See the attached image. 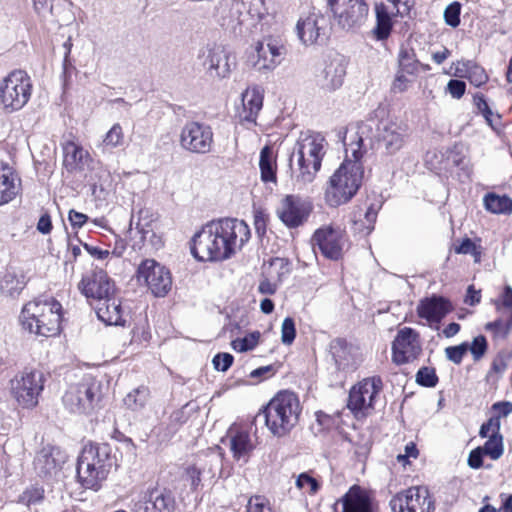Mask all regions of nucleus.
Segmentation results:
<instances>
[{"instance_id":"obj_1","label":"nucleus","mask_w":512,"mask_h":512,"mask_svg":"<svg viewBox=\"0 0 512 512\" xmlns=\"http://www.w3.org/2000/svg\"><path fill=\"white\" fill-rule=\"evenodd\" d=\"M250 236V228L243 220L211 221L194 235L191 252L199 261L221 262L241 250Z\"/></svg>"},{"instance_id":"obj_2","label":"nucleus","mask_w":512,"mask_h":512,"mask_svg":"<svg viewBox=\"0 0 512 512\" xmlns=\"http://www.w3.org/2000/svg\"><path fill=\"white\" fill-rule=\"evenodd\" d=\"M371 131L368 124L361 123L349 144H346V158L332 174L325 190L328 205L337 207L348 202L358 191L363 179L361 158L364 150V136Z\"/></svg>"},{"instance_id":"obj_3","label":"nucleus","mask_w":512,"mask_h":512,"mask_svg":"<svg viewBox=\"0 0 512 512\" xmlns=\"http://www.w3.org/2000/svg\"><path fill=\"white\" fill-rule=\"evenodd\" d=\"M214 15L222 28L236 36L252 33L258 24L263 26V21L272 18L265 0H220Z\"/></svg>"},{"instance_id":"obj_4","label":"nucleus","mask_w":512,"mask_h":512,"mask_svg":"<svg viewBox=\"0 0 512 512\" xmlns=\"http://www.w3.org/2000/svg\"><path fill=\"white\" fill-rule=\"evenodd\" d=\"M114 464L111 447L108 444H86L77 460V480L79 484L98 491L107 479Z\"/></svg>"},{"instance_id":"obj_5","label":"nucleus","mask_w":512,"mask_h":512,"mask_svg":"<svg viewBox=\"0 0 512 512\" xmlns=\"http://www.w3.org/2000/svg\"><path fill=\"white\" fill-rule=\"evenodd\" d=\"M62 305L52 297L26 303L20 314L22 327L40 337H54L61 331Z\"/></svg>"},{"instance_id":"obj_6","label":"nucleus","mask_w":512,"mask_h":512,"mask_svg":"<svg viewBox=\"0 0 512 512\" xmlns=\"http://www.w3.org/2000/svg\"><path fill=\"white\" fill-rule=\"evenodd\" d=\"M327 142L323 135L314 131H303L294 145L291 161L296 163V180L302 184L312 183L321 169L326 154Z\"/></svg>"},{"instance_id":"obj_7","label":"nucleus","mask_w":512,"mask_h":512,"mask_svg":"<svg viewBox=\"0 0 512 512\" xmlns=\"http://www.w3.org/2000/svg\"><path fill=\"white\" fill-rule=\"evenodd\" d=\"M301 411L299 398L294 392L280 391L263 409L265 425L273 436L285 437L297 426Z\"/></svg>"},{"instance_id":"obj_8","label":"nucleus","mask_w":512,"mask_h":512,"mask_svg":"<svg viewBox=\"0 0 512 512\" xmlns=\"http://www.w3.org/2000/svg\"><path fill=\"white\" fill-rule=\"evenodd\" d=\"M33 91L31 77L24 70L16 69L0 80V110L12 114L22 110Z\"/></svg>"},{"instance_id":"obj_9","label":"nucleus","mask_w":512,"mask_h":512,"mask_svg":"<svg viewBox=\"0 0 512 512\" xmlns=\"http://www.w3.org/2000/svg\"><path fill=\"white\" fill-rule=\"evenodd\" d=\"M333 25L346 32L358 31L369 15L366 0H327Z\"/></svg>"},{"instance_id":"obj_10","label":"nucleus","mask_w":512,"mask_h":512,"mask_svg":"<svg viewBox=\"0 0 512 512\" xmlns=\"http://www.w3.org/2000/svg\"><path fill=\"white\" fill-rule=\"evenodd\" d=\"M44 382L41 371L26 369L10 380L11 396L23 409H33L39 403Z\"/></svg>"},{"instance_id":"obj_11","label":"nucleus","mask_w":512,"mask_h":512,"mask_svg":"<svg viewBox=\"0 0 512 512\" xmlns=\"http://www.w3.org/2000/svg\"><path fill=\"white\" fill-rule=\"evenodd\" d=\"M101 396V384L89 377L70 386L63 396V403L73 413L90 414L97 407Z\"/></svg>"},{"instance_id":"obj_12","label":"nucleus","mask_w":512,"mask_h":512,"mask_svg":"<svg viewBox=\"0 0 512 512\" xmlns=\"http://www.w3.org/2000/svg\"><path fill=\"white\" fill-rule=\"evenodd\" d=\"M254 50L255 55L252 56V66L262 74L274 71L281 64L286 54V48L282 39L271 35L259 40L255 44Z\"/></svg>"},{"instance_id":"obj_13","label":"nucleus","mask_w":512,"mask_h":512,"mask_svg":"<svg viewBox=\"0 0 512 512\" xmlns=\"http://www.w3.org/2000/svg\"><path fill=\"white\" fill-rule=\"evenodd\" d=\"M136 276L137 281L144 284L155 297L166 296L172 288L170 271L154 259L143 260Z\"/></svg>"},{"instance_id":"obj_14","label":"nucleus","mask_w":512,"mask_h":512,"mask_svg":"<svg viewBox=\"0 0 512 512\" xmlns=\"http://www.w3.org/2000/svg\"><path fill=\"white\" fill-rule=\"evenodd\" d=\"M179 143L182 149L194 154L212 151L214 134L211 126L198 121H189L181 129Z\"/></svg>"},{"instance_id":"obj_15","label":"nucleus","mask_w":512,"mask_h":512,"mask_svg":"<svg viewBox=\"0 0 512 512\" xmlns=\"http://www.w3.org/2000/svg\"><path fill=\"white\" fill-rule=\"evenodd\" d=\"M393 512H434L435 503L425 486H413L397 493L390 500Z\"/></svg>"},{"instance_id":"obj_16","label":"nucleus","mask_w":512,"mask_h":512,"mask_svg":"<svg viewBox=\"0 0 512 512\" xmlns=\"http://www.w3.org/2000/svg\"><path fill=\"white\" fill-rule=\"evenodd\" d=\"M380 377L365 378L354 385L349 393L348 408L356 417L365 416L373 408L375 398L382 390Z\"/></svg>"},{"instance_id":"obj_17","label":"nucleus","mask_w":512,"mask_h":512,"mask_svg":"<svg viewBox=\"0 0 512 512\" xmlns=\"http://www.w3.org/2000/svg\"><path fill=\"white\" fill-rule=\"evenodd\" d=\"M198 59L207 70V73L217 79L228 78L235 67L231 55L222 45L212 43L202 47Z\"/></svg>"},{"instance_id":"obj_18","label":"nucleus","mask_w":512,"mask_h":512,"mask_svg":"<svg viewBox=\"0 0 512 512\" xmlns=\"http://www.w3.org/2000/svg\"><path fill=\"white\" fill-rule=\"evenodd\" d=\"M377 140L387 155H395L405 145L407 126L396 119L381 120L377 127Z\"/></svg>"},{"instance_id":"obj_19","label":"nucleus","mask_w":512,"mask_h":512,"mask_svg":"<svg viewBox=\"0 0 512 512\" xmlns=\"http://www.w3.org/2000/svg\"><path fill=\"white\" fill-rule=\"evenodd\" d=\"M421 353L419 335L409 327L398 331L392 343V361L397 365L414 361Z\"/></svg>"},{"instance_id":"obj_20","label":"nucleus","mask_w":512,"mask_h":512,"mask_svg":"<svg viewBox=\"0 0 512 512\" xmlns=\"http://www.w3.org/2000/svg\"><path fill=\"white\" fill-rule=\"evenodd\" d=\"M78 287L86 298L96 300L98 303L115 294L114 284L101 269L83 276Z\"/></svg>"},{"instance_id":"obj_21","label":"nucleus","mask_w":512,"mask_h":512,"mask_svg":"<svg viewBox=\"0 0 512 512\" xmlns=\"http://www.w3.org/2000/svg\"><path fill=\"white\" fill-rule=\"evenodd\" d=\"M314 245L329 259L338 260L342 257L346 246V237L340 228L325 227L318 229L313 236Z\"/></svg>"},{"instance_id":"obj_22","label":"nucleus","mask_w":512,"mask_h":512,"mask_svg":"<svg viewBox=\"0 0 512 512\" xmlns=\"http://www.w3.org/2000/svg\"><path fill=\"white\" fill-rule=\"evenodd\" d=\"M66 460L67 455L63 450L47 445L37 452L33 465L40 477L49 478L59 474Z\"/></svg>"},{"instance_id":"obj_23","label":"nucleus","mask_w":512,"mask_h":512,"mask_svg":"<svg viewBox=\"0 0 512 512\" xmlns=\"http://www.w3.org/2000/svg\"><path fill=\"white\" fill-rule=\"evenodd\" d=\"M345 74L344 58L334 55L325 62L322 71L317 75V84L325 91H335L342 86Z\"/></svg>"},{"instance_id":"obj_24","label":"nucleus","mask_w":512,"mask_h":512,"mask_svg":"<svg viewBox=\"0 0 512 512\" xmlns=\"http://www.w3.org/2000/svg\"><path fill=\"white\" fill-rule=\"evenodd\" d=\"M309 212V207L300 198L292 195L286 196L277 209L280 220L290 228L302 225Z\"/></svg>"},{"instance_id":"obj_25","label":"nucleus","mask_w":512,"mask_h":512,"mask_svg":"<svg viewBox=\"0 0 512 512\" xmlns=\"http://www.w3.org/2000/svg\"><path fill=\"white\" fill-rule=\"evenodd\" d=\"M173 509L174 498L170 493L152 489L134 503L132 512H172Z\"/></svg>"},{"instance_id":"obj_26","label":"nucleus","mask_w":512,"mask_h":512,"mask_svg":"<svg viewBox=\"0 0 512 512\" xmlns=\"http://www.w3.org/2000/svg\"><path fill=\"white\" fill-rule=\"evenodd\" d=\"M299 40L305 45H312L325 35L326 19L320 13H310L301 17L296 25Z\"/></svg>"},{"instance_id":"obj_27","label":"nucleus","mask_w":512,"mask_h":512,"mask_svg":"<svg viewBox=\"0 0 512 512\" xmlns=\"http://www.w3.org/2000/svg\"><path fill=\"white\" fill-rule=\"evenodd\" d=\"M263 90L258 86L247 88L242 93V108L238 111L239 122L243 125H256V119L263 106Z\"/></svg>"},{"instance_id":"obj_28","label":"nucleus","mask_w":512,"mask_h":512,"mask_svg":"<svg viewBox=\"0 0 512 512\" xmlns=\"http://www.w3.org/2000/svg\"><path fill=\"white\" fill-rule=\"evenodd\" d=\"M329 352L337 370L355 369L358 364L357 349L345 339L336 338L330 342Z\"/></svg>"},{"instance_id":"obj_29","label":"nucleus","mask_w":512,"mask_h":512,"mask_svg":"<svg viewBox=\"0 0 512 512\" xmlns=\"http://www.w3.org/2000/svg\"><path fill=\"white\" fill-rule=\"evenodd\" d=\"M451 310L450 301L441 296L425 298L417 306L418 316L430 323H439Z\"/></svg>"},{"instance_id":"obj_30","label":"nucleus","mask_w":512,"mask_h":512,"mask_svg":"<svg viewBox=\"0 0 512 512\" xmlns=\"http://www.w3.org/2000/svg\"><path fill=\"white\" fill-rule=\"evenodd\" d=\"M342 512H373V501L367 490L352 486L339 501Z\"/></svg>"},{"instance_id":"obj_31","label":"nucleus","mask_w":512,"mask_h":512,"mask_svg":"<svg viewBox=\"0 0 512 512\" xmlns=\"http://www.w3.org/2000/svg\"><path fill=\"white\" fill-rule=\"evenodd\" d=\"M21 189V180L9 164L0 161V206L11 202Z\"/></svg>"},{"instance_id":"obj_32","label":"nucleus","mask_w":512,"mask_h":512,"mask_svg":"<svg viewBox=\"0 0 512 512\" xmlns=\"http://www.w3.org/2000/svg\"><path fill=\"white\" fill-rule=\"evenodd\" d=\"M63 154V165L69 172L84 171L92 162L89 152L72 141L63 146Z\"/></svg>"},{"instance_id":"obj_33","label":"nucleus","mask_w":512,"mask_h":512,"mask_svg":"<svg viewBox=\"0 0 512 512\" xmlns=\"http://www.w3.org/2000/svg\"><path fill=\"white\" fill-rule=\"evenodd\" d=\"M96 314L106 325L123 326L125 324L124 310L119 298L113 294L95 306Z\"/></svg>"},{"instance_id":"obj_34","label":"nucleus","mask_w":512,"mask_h":512,"mask_svg":"<svg viewBox=\"0 0 512 512\" xmlns=\"http://www.w3.org/2000/svg\"><path fill=\"white\" fill-rule=\"evenodd\" d=\"M25 286V276L19 270L8 268L0 275V292L5 297L15 299Z\"/></svg>"},{"instance_id":"obj_35","label":"nucleus","mask_w":512,"mask_h":512,"mask_svg":"<svg viewBox=\"0 0 512 512\" xmlns=\"http://www.w3.org/2000/svg\"><path fill=\"white\" fill-rule=\"evenodd\" d=\"M375 15L376 25L372 30V33L377 40H385L389 37L392 31V17L396 15L391 12L390 6L385 5V3L375 5Z\"/></svg>"},{"instance_id":"obj_36","label":"nucleus","mask_w":512,"mask_h":512,"mask_svg":"<svg viewBox=\"0 0 512 512\" xmlns=\"http://www.w3.org/2000/svg\"><path fill=\"white\" fill-rule=\"evenodd\" d=\"M259 167L261 172V180L263 182L267 183L276 181V163L273 156V151L268 146H265L261 149Z\"/></svg>"},{"instance_id":"obj_37","label":"nucleus","mask_w":512,"mask_h":512,"mask_svg":"<svg viewBox=\"0 0 512 512\" xmlns=\"http://www.w3.org/2000/svg\"><path fill=\"white\" fill-rule=\"evenodd\" d=\"M150 399V391L145 386H140L129 392L123 402L126 408L131 411L138 412L142 411L148 404Z\"/></svg>"},{"instance_id":"obj_38","label":"nucleus","mask_w":512,"mask_h":512,"mask_svg":"<svg viewBox=\"0 0 512 512\" xmlns=\"http://www.w3.org/2000/svg\"><path fill=\"white\" fill-rule=\"evenodd\" d=\"M421 68V63L416 58L413 49L402 47L398 54V70L409 76H416Z\"/></svg>"},{"instance_id":"obj_39","label":"nucleus","mask_w":512,"mask_h":512,"mask_svg":"<svg viewBox=\"0 0 512 512\" xmlns=\"http://www.w3.org/2000/svg\"><path fill=\"white\" fill-rule=\"evenodd\" d=\"M485 208L494 214H508L512 212V200L507 196L489 193L484 197Z\"/></svg>"},{"instance_id":"obj_40","label":"nucleus","mask_w":512,"mask_h":512,"mask_svg":"<svg viewBox=\"0 0 512 512\" xmlns=\"http://www.w3.org/2000/svg\"><path fill=\"white\" fill-rule=\"evenodd\" d=\"M361 216V213L358 216L356 212L354 213V230L355 232L368 235L374 229V224L377 219V210L371 205L366 209L363 218Z\"/></svg>"},{"instance_id":"obj_41","label":"nucleus","mask_w":512,"mask_h":512,"mask_svg":"<svg viewBox=\"0 0 512 512\" xmlns=\"http://www.w3.org/2000/svg\"><path fill=\"white\" fill-rule=\"evenodd\" d=\"M479 447L491 460H498L504 453L503 436L490 435L484 445Z\"/></svg>"},{"instance_id":"obj_42","label":"nucleus","mask_w":512,"mask_h":512,"mask_svg":"<svg viewBox=\"0 0 512 512\" xmlns=\"http://www.w3.org/2000/svg\"><path fill=\"white\" fill-rule=\"evenodd\" d=\"M253 448L251 443L250 436L247 432L241 431L238 432L231 439V450L234 454V457L240 458L250 452Z\"/></svg>"},{"instance_id":"obj_43","label":"nucleus","mask_w":512,"mask_h":512,"mask_svg":"<svg viewBox=\"0 0 512 512\" xmlns=\"http://www.w3.org/2000/svg\"><path fill=\"white\" fill-rule=\"evenodd\" d=\"M475 104L479 112L483 115L488 125L493 129L500 124V115L494 113L483 96H475Z\"/></svg>"},{"instance_id":"obj_44","label":"nucleus","mask_w":512,"mask_h":512,"mask_svg":"<svg viewBox=\"0 0 512 512\" xmlns=\"http://www.w3.org/2000/svg\"><path fill=\"white\" fill-rule=\"evenodd\" d=\"M44 499V489L41 487H29L25 489L18 498V502L30 507L31 505L39 504Z\"/></svg>"},{"instance_id":"obj_45","label":"nucleus","mask_w":512,"mask_h":512,"mask_svg":"<svg viewBox=\"0 0 512 512\" xmlns=\"http://www.w3.org/2000/svg\"><path fill=\"white\" fill-rule=\"evenodd\" d=\"M260 336L259 331H254L243 338L235 339L231 342L232 348L238 352L252 350L257 346Z\"/></svg>"},{"instance_id":"obj_46","label":"nucleus","mask_w":512,"mask_h":512,"mask_svg":"<svg viewBox=\"0 0 512 512\" xmlns=\"http://www.w3.org/2000/svg\"><path fill=\"white\" fill-rule=\"evenodd\" d=\"M124 133L120 124H114L103 138V145L109 148H115L122 145Z\"/></svg>"},{"instance_id":"obj_47","label":"nucleus","mask_w":512,"mask_h":512,"mask_svg":"<svg viewBox=\"0 0 512 512\" xmlns=\"http://www.w3.org/2000/svg\"><path fill=\"white\" fill-rule=\"evenodd\" d=\"M245 512H272V507L266 497L255 495L248 499Z\"/></svg>"},{"instance_id":"obj_48","label":"nucleus","mask_w":512,"mask_h":512,"mask_svg":"<svg viewBox=\"0 0 512 512\" xmlns=\"http://www.w3.org/2000/svg\"><path fill=\"white\" fill-rule=\"evenodd\" d=\"M461 4L459 2L450 3L444 10V20L450 27H457L460 24Z\"/></svg>"},{"instance_id":"obj_49","label":"nucleus","mask_w":512,"mask_h":512,"mask_svg":"<svg viewBox=\"0 0 512 512\" xmlns=\"http://www.w3.org/2000/svg\"><path fill=\"white\" fill-rule=\"evenodd\" d=\"M296 337L295 322L291 317H286L281 325V341L284 345H291Z\"/></svg>"},{"instance_id":"obj_50","label":"nucleus","mask_w":512,"mask_h":512,"mask_svg":"<svg viewBox=\"0 0 512 512\" xmlns=\"http://www.w3.org/2000/svg\"><path fill=\"white\" fill-rule=\"evenodd\" d=\"M416 381L425 387H434L438 382L435 370L429 367H422L416 374Z\"/></svg>"},{"instance_id":"obj_51","label":"nucleus","mask_w":512,"mask_h":512,"mask_svg":"<svg viewBox=\"0 0 512 512\" xmlns=\"http://www.w3.org/2000/svg\"><path fill=\"white\" fill-rule=\"evenodd\" d=\"M150 225L143 226L139 222L136 223V229L138 230V233L141 235V239L143 241H146L149 239V242L153 248H160L163 245L162 239L160 236L156 235L154 231L149 228Z\"/></svg>"},{"instance_id":"obj_52","label":"nucleus","mask_w":512,"mask_h":512,"mask_svg":"<svg viewBox=\"0 0 512 512\" xmlns=\"http://www.w3.org/2000/svg\"><path fill=\"white\" fill-rule=\"evenodd\" d=\"M296 486L299 489H308V492L311 495H315L320 489L319 482L307 473H301L297 477Z\"/></svg>"},{"instance_id":"obj_53","label":"nucleus","mask_w":512,"mask_h":512,"mask_svg":"<svg viewBox=\"0 0 512 512\" xmlns=\"http://www.w3.org/2000/svg\"><path fill=\"white\" fill-rule=\"evenodd\" d=\"M390 6L391 12L396 16H405L410 13L411 8L414 6V0H386Z\"/></svg>"},{"instance_id":"obj_54","label":"nucleus","mask_w":512,"mask_h":512,"mask_svg":"<svg viewBox=\"0 0 512 512\" xmlns=\"http://www.w3.org/2000/svg\"><path fill=\"white\" fill-rule=\"evenodd\" d=\"M468 351V344L462 343L457 346H450L445 349V354L448 360L454 364H460L464 355Z\"/></svg>"},{"instance_id":"obj_55","label":"nucleus","mask_w":512,"mask_h":512,"mask_svg":"<svg viewBox=\"0 0 512 512\" xmlns=\"http://www.w3.org/2000/svg\"><path fill=\"white\" fill-rule=\"evenodd\" d=\"M490 435L500 434V420L498 417H491L487 422L483 423L479 430V436L486 438Z\"/></svg>"},{"instance_id":"obj_56","label":"nucleus","mask_w":512,"mask_h":512,"mask_svg":"<svg viewBox=\"0 0 512 512\" xmlns=\"http://www.w3.org/2000/svg\"><path fill=\"white\" fill-rule=\"evenodd\" d=\"M474 360H479L486 352L487 342L486 338L482 335L477 336L473 339L470 346H468Z\"/></svg>"},{"instance_id":"obj_57","label":"nucleus","mask_w":512,"mask_h":512,"mask_svg":"<svg viewBox=\"0 0 512 512\" xmlns=\"http://www.w3.org/2000/svg\"><path fill=\"white\" fill-rule=\"evenodd\" d=\"M233 360L229 353H218L213 357L212 363L217 371L225 372L231 367Z\"/></svg>"},{"instance_id":"obj_58","label":"nucleus","mask_w":512,"mask_h":512,"mask_svg":"<svg viewBox=\"0 0 512 512\" xmlns=\"http://www.w3.org/2000/svg\"><path fill=\"white\" fill-rule=\"evenodd\" d=\"M407 73L397 70L391 89L394 93H402L407 90L410 80Z\"/></svg>"},{"instance_id":"obj_59","label":"nucleus","mask_w":512,"mask_h":512,"mask_svg":"<svg viewBox=\"0 0 512 512\" xmlns=\"http://www.w3.org/2000/svg\"><path fill=\"white\" fill-rule=\"evenodd\" d=\"M465 90L466 84L464 81L451 79L447 84V91L455 99H460L464 95Z\"/></svg>"},{"instance_id":"obj_60","label":"nucleus","mask_w":512,"mask_h":512,"mask_svg":"<svg viewBox=\"0 0 512 512\" xmlns=\"http://www.w3.org/2000/svg\"><path fill=\"white\" fill-rule=\"evenodd\" d=\"M486 456L480 447L470 451L467 464L472 469H480L483 466V457Z\"/></svg>"},{"instance_id":"obj_61","label":"nucleus","mask_w":512,"mask_h":512,"mask_svg":"<svg viewBox=\"0 0 512 512\" xmlns=\"http://www.w3.org/2000/svg\"><path fill=\"white\" fill-rule=\"evenodd\" d=\"M68 220L73 228H81L88 220V216L71 209L68 213Z\"/></svg>"},{"instance_id":"obj_62","label":"nucleus","mask_w":512,"mask_h":512,"mask_svg":"<svg viewBox=\"0 0 512 512\" xmlns=\"http://www.w3.org/2000/svg\"><path fill=\"white\" fill-rule=\"evenodd\" d=\"M502 306L511 309V314L509 319L507 320L506 329L512 328V288L510 286H506L502 295Z\"/></svg>"},{"instance_id":"obj_63","label":"nucleus","mask_w":512,"mask_h":512,"mask_svg":"<svg viewBox=\"0 0 512 512\" xmlns=\"http://www.w3.org/2000/svg\"><path fill=\"white\" fill-rule=\"evenodd\" d=\"M492 410L497 413L499 419L500 417H506L510 413H512V402L509 401H501L496 402L492 405Z\"/></svg>"},{"instance_id":"obj_64","label":"nucleus","mask_w":512,"mask_h":512,"mask_svg":"<svg viewBox=\"0 0 512 512\" xmlns=\"http://www.w3.org/2000/svg\"><path fill=\"white\" fill-rule=\"evenodd\" d=\"M487 75L480 67L475 66L470 72L469 79L475 86H480L487 81Z\"/></svg>"}]
</instances>
